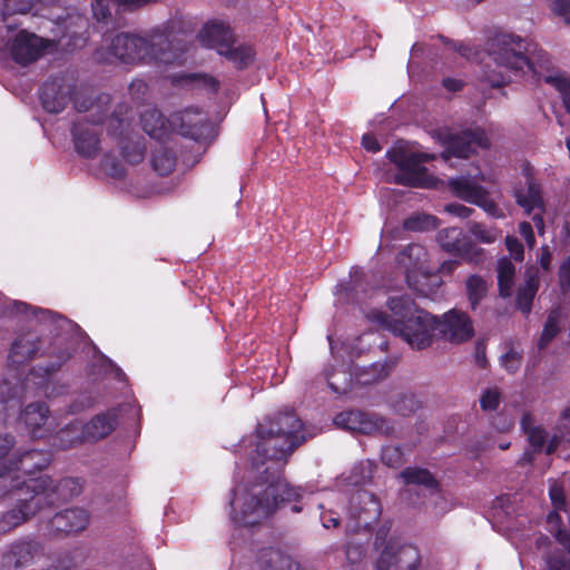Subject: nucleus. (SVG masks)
Returning <instances> with one entry per match:
<instances>
[{"instance_id": "obj_1", "label": "nucleus", "mask_w": 570, "mask_h": 570, "mask_svg": "<svg viewBox=\"0 0 570 570\" xmlns=\"http://www.w3.org/2000/svg\"><path fill=\"white\" fill-rule=\"evenodd\" d=\"M302 428V421L292 411L257 425L248 476L233 490L232 518L236 523L259 524L285 503L301 500L302 488L289 484L283 478V470L292 453L306 441Z\"/></svg>"}, {"instance_id": "obj_2", "label": "nucleus", "mask_w": 570, "mask_h": 570, "mask_svg": "<svg viewBox=\"0 0 570 570\" xmlns=\"http://www.w3.org/2000/svg\"><path fill=\"white\" fill-rule=\"evenodd\" d=\"M177 22L169 20L150 29L146 36L120 32L111 38L106 50L97 49L95 59L111 62L112 58L126 65L154 62L171 65L186 51V45L176 31Z\"/></svg>"}, {"instance_id": "obj_3", "label": "nucleus", "mask_w": 570, "mask_h": 570, "mask_svg": "<svg viewBox=\"0 0 570 570\" xmlns=\"http://www.w3.org/2000/svg\"><path fill=\"white\" fill-rule=\"evenodd\" d=\"M487 51L498 70L485 72V79L493 88H501L512 81L513 77L524 75V70L538 73L537 66L549 69V55L520 36L497 33L487 41Z\"/></svg>"}, {"instance_id": "obj_4", "label": "nucleus", "mask_w": 570, "mask_h": 570, "mask_svg": "<svg viewBox=\"0 0 570 570\" xmlns=\"http://www.w3.org/2000/svg\"><path fill=\"white\" fill-rule=\"evenodd\" d=\"M382 328L400 336L412 348L423 350L435 338L451 343L470 340L474 330L472 323H381Z\"/></svg>"}, {"instance_id": "obj_5", "label": "nucleus", "mask_w": 570, "mask_h": 570, "mask_svg": "<svg viewBox=\"0 0 570 570\" xmlns=\"http://www.w3.org/2000/svg\"><path fill=\"white\" fill-rule=\"evenodd\" d=\"M1 495H9L17 507L0 515V534H6L41 510V498L27 493V481L11 480Z\"/></svg>"}, {"instance_id": "obj_6", "label": "nucleus", "mask_w": 570, "mask_h": 570, "mask_svg": "<svg viewBox=\"0 0 570 570\" xmlns=\"http://www.w3.org/2000/svg\"><path fill=\"white\" fill-rule=\"evenodd\" d=\"M387 308L396 317L395 321H471L469 315L453 308L444 313L442 320L419 309L409 295L392 296L386 302ZM367 321H391L384 311L373 309L366 315Z\"/></svg>"}, {"instance_id": "obj_7", "label": "nucleus", "mask_w": 570, "mask_h": 570, "mask_svg": "<svg viewBox=\"0 0 570 570\" xmlns=\"http://www.w3.org/2000/svg\"><path fill=\"white\" fill-rule=\"evenodd\" d=\"M27 493H33L37 499L41 498V509L68 501L78 497L82 491L79 479L63 478L55 482L50 476L27 480Z\"/></svg>"}, {"instance_id": "obj_8", "label": "nucleus", "mask_w": 570, "mask_h": 570, "mask_svg": "<svg viewBox=\"0 0 570 570\" xmlns=\"http://www.w3.org/2000/svg\"><path fill=\"white\" fill-rule=\"evenodd\" d=\"M116 424L115 414L100 413L82 426L69 424L59 431L58 439L65 448H72L82 442H97L108 436L115 430Z\"/></svg>"}, {"instance_id": "obj_9", "label": "nucleus", "mask_w": 570, "mask_h": 570, "mask_svg": "<svg viewBox=\"0 0 570 570\" xmlns=\"http://www.w3.org/2000/svg\"><path fill=\"white\" fill-rule=\"evenodd\" d=\"M448 188L456 198L482 208L494 218L504 216L503 210L490 198L489 190L476 184L471 177L461 175L450 178L448 180Z\"/></svg>"}, {"instance_id": "obj_10", "label": "nucleus", "mask_w": 570, "mask_h": 570, "mask_svg": "<svg viewBox=\"0 0 570 570\" xmlns=\"http://www.w3.org/2000/svg\"><path fill=\"white\" fill-rule=\"evenodd\" d=\"M55 46V40L42 38L24 29L18 31L8 42L12 60L22 67L38 61L49 48Z\"/></svg>"}, {"instance_id": "obj_11", "label": "nucleus", "mask_w": 570, "mask_h": 570, "mask_svg": "<svg viewBox=\"0 0 570 570\" xmlns=\"http://www.w3.org/2000/svg\"><path fill=\"white\" fill-rule=\"evenodd\" d=\"M421 554L416 547L390 539L380 552L375 570H419Z\"/></svg>"}, {"instance_id": "obj_12", "label": "nucleus", "mask_w": 570, "mask_h": 570, "mask_svg": "<svg viewBox=\"0 0 570 570\" xmlns=\"http://www.w3.org/2000/svg\"><path fill=\"white\" fill-rule=\"evenodd\" d=\"M76 85L65 76H51L41 86L39 99L42 108L59 114L73 100Z\"/></svg>"}, {"instance_id": "obj_13", "label": "nucleus", "mask_w": 570, "mask_h": 570, "mask_svg": "<svg viewBox=\"0 0 570 570\" xmlns=\"http://www.w3.org/2000/svg\"><path fill=\"white\" fill-rule=\"evenodd\" d=\"M171 122L178 127L183 137L195 141H206L212 137L213 126L206 114L199 109L189 107L185 110L175 112L171 116Z\"/></svg>"}, {"instance_id": "obj_14", "label": "nucleus", "mask_w": 570, "mask_h": 570, "mask_svg": "<svg viewBox=\"0 0 570 570\" xmlns=\"http://www.w3.org/2000/svg\"><path fill=\"white\" fill-rule=\"evenodd\" d=\"M45 554L41 541L27 535L14 540L2 554V562L9 568H24Z\"/></svg>"}, {"instance_id": "obj_15", "label": "nucleus", "mask_w": 570, "mask_h": 570, "mask_svg": "<svg viewBox=\"0 0 570 570\" xmlns=\"http://www.w3.org/2000/svg\"><path fill=\"white\" fill-rule=\"evenodd\" d=\"M489 138L483 130H464L460 134L449 135L444 139L442 157L448 160L451 157L468 158L475 153L476 147L488 148Z\"/></svg>"}, {"instance_id": "obj_16", "label": "nucleus", "mask_w": 570, "mask_h": 570, "mask_svg": "<svg viewBox=\"0 0 570 570\" xmlns=\"http://www.w3.org/2000/svg\"><path fill=\"white\" fill-rule=\"evenodd\" d=\"M432 159L433 156L425 153L410 154L394 176V183L406 187H426L428 168L423 164Z\"/></svg>"}, {"instance_id": "obj_17", "label": "nucleus", "mask_w": 570, "mask_h": 570, "mask_svg": "<svg viewBox=\"0 0 570 570\" xmlns=\"http://www.w3.org/2000/svg\"><path fill=\"white\" fill-rule=\"evenodd\" d=\"M89 524V514L80 508L56 513L47 523L50 534H71L83 531Z\"/></svg>"}, {"instance_id": "obj_18", "label": "nucleus", "mask_w": 570, "mask_h": 570, "mask_svg": "<svg viewBox=\"0 0 570 570\" xmlns=\"http://www.w3.org/2000/svg\"><path fill=\"white\" fill-rule=\"evenodd\" d=\"M71 136L76 151L83 158L92 159L100 149V131L92 122L79 120L73 122Z\"/></svg>"}, {"instance_id": "obj_19", "label": "nucleus", "mask_w": 570, "mask_h": 570, "mask_svg": "<svg viewBox=\"0 0 570 570\" xmlns=\"http://www.w3.org/2000/svg\"><path fill=\"white\" fill-rule=\"evenodd\" d=\"M366 292L365 274L358 267H352L350 278L340 282L335 286L334 295L336 303L341 305H357L361 302V295Z\"/></svg>"}, {"instance_id": "obj_20", "label": "nucleus", "mask_w": 570, "mask_h": 570, "mask_svg": "<svg viewBox=\"0 0 570 570\" xmlns=\"http://www.w3.org/2000/svg\"><path fill=\"white\" fill-rule=\"evenodd\" d=\"M198 38L204 47L216 49L218 53L235 41L233 30L223 21L207 22L200 30Z\"/></svg>"}, {"instance_id": "obj_21", "label": "nucleus", "mask_w": 570, "mask_h": 570, "mask_svg": "<svg viewBox=\"0 0 570 570\" xmlns=\"http://www.w3.org/2000/svg\"><path fill=\"white\" fill-rule=\"evenodd\" d=\"M50 462V455L46 451L24 450L13 454L9 460V470L20 471L24 474H32L45 469Z\"/></svg>"}, {"instance_id": "obj_22", "label": "nucleus", "mask_w": 570, "mask_h": 570, "mask_svg": "<svg viewBox=\"0 0 570 570\" xmlns=\"http://www.w3.org/2000/svg\"><path fill=\"white\" fill-rule=\"evenodd\" d=\"M40 347L39 336L33 332H28L19 335L9 352V362L11 365H23L30 362L37 354Z\"/></svg>"}, {"instance_id": "obj_23", "label": "nucleus", "mask_w": 570, "mask_h": 570, "mask_svg": "<svg viewBox=\"0 0 570 570\" xmlns=\"http://www.w3.org/2000/svg\"><path fill=\"white\" fill-rule=\"evenodd\" d=\"M353 501L357 504L355 515L360 527L371 528L379 521L382 508L374 494L366 491L357 492Z\"/></svg>"}, {"instance_id": "obj_24", "label": "nucleus", "mask_w": 570, "mask_h": 570, "mask_svg": "<svg viewBox=\"0 0 570 570\" xmlns=\"http://www.w3.org/2000/svg\"><path fill=\"white\" fill-rule=\"evenodd\" d=\"M540 287V273L538 267L531 266L525 269L524 284L518 288L515 306L528 316L532 309L534 297Z\"/></svg>"}, {"instance_id": "obj_25", "label": "nucleus", "mask_w": 570, "mask_h": 570, "mask_svg": "<svg viewBox=\"0 0 570 570\" xmlns=\"http://www.w3.org/2000/svg\"><path fill=\"white\" fill-rule=\"evenodd\" d=\"M142 130L153 139L163 141L170 135L171 119L168 120L156 108L145 110L140 116Z\"/></svg>"}, {"instance_id": "obj_26", "label": "nucleus", "mask_w": 570, "mask_h": 570, "mask_svg": "<svg viewBox=\"0 0 570 570\" xmlns=\"http://www.w3.org/2000/svg\"><path fill=\"white\" fill-rule=\"evenodd\" d=\"M8 312L17 321H70L50 309L33 307L23 302H13L8 306Z\"/></svg>"}, {"instance_id": "obj_27", "label": "nucleus", "mask_w": 570, "mask_h": 570, "mask_svg": "<svg viewBox=\"0 0 570 570\" xmlns=\"http://www.w3.org/2000/svg\"><path fill=\"white\" fill-rule=\"evenodd\" d=\"M371 414L360 410L343 411L335 416L334 423L338 428L354 433L371 434L373 429L370 422Z\"/></svg>"}, {"instance_id": "obj_28", "label": "nucleus", "mask_w": 570, "mask_h": 570, "mask_svg": "<svg viewBox=\"0 0 570 570\" xmlns=\"http://www.w3.org/2000/svg\"><path fill=\"white\" fill-rule=\"evenodd\" d=\"M24 384L17 374H9L0 382V412L21 401Z\"/></svg>"}, {"instance_id": "obj_29", "label": "nucleus", "mask_w": 570, "mask_h": 570, "mask_svg": "<svg viewBox=\"0 0 570 570\" xmlns=\"http://www.w3.org/2000/svg\"><path fill=\"white\" fill-rule=\"evenodd\" d=\"M261 570H299V564L279 550L266 549L259 559Z\"/></svg>"}, {"instance_id": "obj_30", "label": "nucleus", "mask_w": 570, "mask_h": 570, "mask_svg": "<svg viewBox=\"0 0 570 570\" xmlns=\"http://www.w3.org/2000/svg\"><path fill=\"white\" fill-rule=\"evenodd\" d=\"M49 417V409L42 402H33L28 404L20 414L21 421L28 426V429L36 433L40 430Z\"/></svg>"}, {"instance_id": "obj_31", "label": "nucleus", "mask_w": 570, "mask_h": 570, "mask_svg": "<svg viewBox=\"0 0 570 570\" xmlns=\"http://www.w3.org/2000/svg\"><path fill=\"white\" fill-rule=\"evenodd\" d=\"M390 405L394 413L406 417L421 410L422 402L414 393L403 392L394 395Z\"/></svg>"}, {"instance_id": "obj_32", "label": "nucleus", "mask_w": 570, "mask_h": 570, "mask_svg": "<svg viewBox=\"0 0 570 570\" xmlns=\"http://www.w3.org/2000/svg\"><path fill=\"white\" fill-rule=\"evenodd\" d=\"M219 55L232 61L237 69L243 70L248 68L254 61L255 51L250 46L240 45L234 47L230 43Z\"/></svg>"}, {"instance_id": "obj_33", "label": "nucleus", "mask_w": 570, "mask_h": 570, "mask_svg": "<svg viewBox=\"0 0 570 570\" xmlns=\"http://www.w3.org/2000/svg\"><path fill=\"white\" fill-rule=\"evenodd\" d=\"M176 155L167 147L159 146L153 151L151 166L159 176H168L176 167Z\"/></svg>"}, {"instance_id": "obj_34", "label": "nucleus", "mask_w": 570, "mask_h": 570, "mask_svg": "<svg viewBox=\"0 0 570 570\" xmlns=\"http://www.w3.org/2000/svg\"><path fill=\"white\" fill-rule=\"evenodd\" d=\"M514 275L515 266L513 263L508 257L500 258L498 262V286L500 296H511Z\"/></svg>"}, {"instance_id": "obj_35", "label": "nucleus", "mask_w": 570, "mask_h": 570, "mask_svg": "<svg viewBox=\"0 0 570 570\" xmlns=\"http://www.w3.org/2000/svg\"><path fill=\"white\" fill-rule=\"evenodd\" d=\"M401 478L405 484L422 485L429 490H436L439 487L433 474L422 468H406L401 472Z\"/></svg>"}, {"instance_id": "obj_36", "label": "nucleus", "mask_w": 570, "mask_h": 570, "mask_svg": "<svg viewBox=\"0 0 570 570\" xmlns=\"http://www.w3.org/2000/svg\"><path fill=\"white\" fill-rule=\"evenodd\" d=\"M465 239L462 229L458 227L444 228L438 236L441 248L452 255H456Z\"/></svg>"}, {"instance_id": "obj_37", "label": "nucleus", "mask_w": 570, "mask_h": 570, "mask_svg": "<svg viewBox=\"0 0 570 570\" xmlns=\"http://www.w3.org/2000/svg\"><path fill=\"white\" fill-rule=\"evenodd\" d=\"M122 157L130 164L136 165L144 160L146 146L142 138H122L119 142Z\"/></svg>"}, {"instance_id": "obj_38", "label": "nucleus", "mask_w": 570, "mask_h": 570, "mask_svg": "<svg viewBox=\"0 0 570 570\" xmlns=\"http://www.w3.org/2000/svg\"><path fill=\"white\" fill-rule=\"evenodd\" d=\"M517 204L524 208L527 213H531L534 208L543 209V199L541 190L537 184L530 181L525 193L517 194Z\"/></svg>"}, {"instance_id": "obj_39", "label": "nucleus", "mask_w": 570, "mask_h": 570, "mask_svg": "<svg viewBox=\"0 0 570 570\" xmlns=\"http://www.w3.org/2000/svg\"><path fill=\"white\" fill-rule=\"evenodd\" d=\"M465 289L469 303L472 309H475L480 302L485 297L488 285L480 275H471L465 282Z\"/></svg>"}, {"instance_id": "obj_40", "label": "nucleus", "mask_w": 570, "mask_h": 570, "mask_svg": "<svg viewBox=\"0 0 570 570\" xmlns=\"http://www.w3.org/2000/svg\"><path fill=\"white\" fill-rule=\"evenodd\" d=\"M435 216L415 214L404 219L403 228L411 232H423L435 228Z\"/></svg>"}, {"instance_id": "obj_41", "label": "nucleus", "mask_w": 570, "mask_h": 570, "mask_svg": "<svg viewBox=\"0 0 570 570\" xmlns=\"http://www.w3.org/2000/svg\"><path fill=\"white\" fill-rule=\"evenodd\" d=\"M101 170L114 179H122L126 176V168L118 157L106 153L100 161Z\"/></svg>"}, {"instance_id": "obj_42", "label": "nucleus", "mask_w": 570, "mask_h": 570, "mask_svg": "<svg viewBox=\"0 0 570 570\" xmlns=\"http://www.w3.org/2000/svg\"><path fill=\"white\" fill-rule=\"evenodd\" d=\"M325 380L327 381L328 387L337 394H345L351 387V379L344 371L330 373L328 370L324 372Z\"/></svg>"}, {"instance_id": "obj_43", "label": "nucleus", "mask_w": 570, "mask_h": 570, "mask_svg": "<svg viewBox=\"0 0 570 570\" xmlns=\"http://www.w3.org/2000/svg\"><path fill=\"white\" fill-rule=\"evenodd\" d=\"M183 79L186 83L196 85L214 95L217 94L220 88V83L217 78L204 73H188L183 76Z\"/></svg>"}, {"instance_id": "obj_44", "label": "nucleus", "mask_w": 570, "mask_h": 570, "mask_svg": "<svg viewBox=\"0 0 570 570\" xmlns=\"http://www.w3.org/2000/svg\"><path fill=\"white\" fill-rule=\"evenodd\" d=\"M370 422L373 425L371 434L377 433L385 436H397V426L395 421L372 413Z\"/></svg>"}, {"instance_id": "obj_45", "label": "nucleus", "mask_w": 570, "mask_h": 570, "mask_svg": "<svg viewBox=\"0 0 570 570\" xmlns=\"http://www.w3.org/2000/svg\"><path fill=\"white\" fill-rule=\"evenodd\" d=\"M463 261L469 264H480L484 261V249L478 247L474 243L465 239L460 250L456 253Z\"/></svg>"}, {"instance_id": "obj_46", "label": "nucleus", "mask_w": 570, "mask_h": 570, "mask_svg": "<svg viewBox=\"0 0 570 570\" xmlns=\"http://www.w3.org/2000/svg\"><path fill=\"white\" fill-rule=\"evenodd\" d=\"M522 428L528 435V440L530 444L533 446L534 451L540 452L542 451L546 440H547V433L546 431L540 426H530L527 423V417L522 420Z\"/></svg>"}, {"instance_id": "obj_47", "label": "nucleus", "mask_w": 570, "mask_h": 570, "mask_svg": "<svg viewBox=\"0 0 570 570\" xmlns=\"http://www.w3.org/2000/svg\"><path fill=\"white\" fill-rule=\"evenodd\" d=\"M404 454L399 445L383 446L381 453L382 462L390 468H399L404 463Z\"/></svg>"}, {"instance_id": "obj_48", "label": "nucleus", "mask_w": 570, "mask_h": 570, "mask_svg": "<svg viewBox=\"0 0 570 570\" xmlns=\"http://www.w3.org/2000/svg\"><path fill=\"white\" fill-rule=\"evenodd\" d=\"M548 570H570V551L554 550L546 558Z\"/></svg>"}, {"instance_id": "obj_49", "label": "nucleus", "mask_w": 570, "mask_h": 570, "mask_svg": "<svg viewBox=\"0 0 570 570\" xmlns=\"http://www.w3.org/2000/svg\"><path fill=\"white\" fill-rule=\"evenodd\" d=\"M544 80L560 92L564 108L570 114V81L560 76H548Z\"/></svg>"}, {"instance_id": "obj_50", "label": "nucleus", "mask_w": 570, "mask_h": 570, "mask_svg": "<svg viewBox=\"0 0 570 570\" xmlns=\"http://www.w3.org/2000/svg\"><path fill=\"white\" fill-rule=\"evenodd\" d=\"M469 232L481 243L492 244L497 240V233L487 228L482 223L470 222Z\"/></svg>"}, {"instance_id": "obj_51", "label": "nucleus", "mask_w": 570, "mask_h": 570, "mask_svg": "<svg viewBox=\"0 0 570 570\" xmlns=\"http://www.w3.org/2000/svg\"><path fill=\"white\" fill-rule=\"evenodd\" d=\"M501 402V392L498 387H490L482 392L480 406L483 411H495Z\"/></svg>"}, {"instance_id": "obj_52", "label": "nucleus", "mask_w": 570, "mask_h": 570, "mask_svg": "<svg viewBox=\"0 0 570 570\" xmlns=\"http://www.w3.org/2000/svg\"><path fill=\"white\" fill-rule=\"evenodd\" d=\"M523 353L515 351L513 347H510L509 351L501 356V365L505 371L513 374L515 373L522 363Z\"/></svg>"}, {"instance_id": "obj_53", "label": "nucleus", "mask_w": 570, "mask_h": 570, "mask_svg": "<svg viewBox=\"0 0 570 570\" xmlns=\"http://www.w3.org/2000/svg\"><path fill=\"white\" fill-rule=\"evenodd\" d=\"M91 8L98 22H107L111 18L109 0H92Z\"/></svg>"}, {"instance_id": "obj_54", "label": "nucleus", "mask_w": 570, "mask_h": 570, "mask_svg": "<svg viewBox=\"0 0 570 570\" xmlns=\"http://www.w3.org/2000/svg\"><path fill=\"white\" fill-rule=\"evenodd\" d=\"M558 279L561 292L568 293L570 291V255L560 265Z\"/></svg>"}, {"instance_id": "obj_55", "label": "nucleus", "mask_w": 570, "mask_h": 570, "mask_svg": "<svg viewBox=\"0 0 570 570\" xmlns=\"http://www.w3.org/2000/svg\"><path fill=\"white\" fill-rule=\"evenodd\" d=\"M422 255H424V248L421 245L410 244L400 252L397 261L400 263H404L405 257H409L410 259L415 258L413 267H416L417 262L420 261Z\"/></svg>"}, {"instance_id": "obj_56", "label": "nucleus", "mask_w": 570, "mask_h": 570, "mask_svg": "<svg viewBox=\"0 0 570 570\" xmlns=\"http://www.w3.org/2000/svg\"><path fill=\"white\" fill-rule=\"evenodd\" d=\"M115 4L122 11H136L146 6L154 4L160 0H112Z\"/></svg>"}, {"instance_id": "obj_57", "label": "nucleus", "mask_w": 570, "mask_h": 570, "mask_svg": "<svg viewBox=\"0 0 570 570\" xmlns=\"http://www.w3.org/2000/svg\"><path fill=\"white\" fill-rule=\"evenodd\" d=\"M560 332L558 323H546L543 332L538 341V346L540 350H543L548 346V344L557 336Z\"/></svg>"}, {"instance_id": "obj_58", "label": "nucleus", "mask_w": 570, "mask_h": 570, "mask_svg": "<svg viewBox=\"0 0 570 570\" xmlns=\"http://www.w3.org/2000/svg\"><path fill=\"white\" fill-rule=\"evenodd\" d=\"M551 10L570 23V0H550Z\"/></svg>"}, {"instance_id": "obj_59", "label": "nucleus", "mask_w": 570, "mask_h": 570, "mask_svg": "<svg viewBox=\"0 0 570 570\" xmlns=\"http://www.w3.org/2000/svg\"><path fill=\"white\" fill-rule=\"evenodd\" d=\"M505 246L515 261H522L524 256V248L522 243L514 236L505 237Z\"/></svg>"}, {"instance_id": "obj_60", "label": "nucleus", "mask_w": 570, "mask_h": 570, "mask_svg": "<svg viewBox=\"0 0 570 570\" xmlns=\"http://www.w3.org/2000/svg\"><path fill=\"white\" fill-rule=\"evenodd\" d=\"M444 210L460 218H469L474 213L472 207H468L459 203L446 204Z\"/></svg>"}, {"instance_id": "obj_61", "label": "nucleus", "mask_w": 570, "mask_h": 570, "mask_svg": "<svg viewBox=\"0 0 570 570\" xmlns=\"http://www.w3.org/2000/svg\"><path fill=\"white\" fill-rule=\"evenodd\" d=\"M70 357V353H66V352H61L58 356H57V360L56 361H52L50 362L48 365L46 366H39L37 368V371H43V374L45 375H50L52 373H55L56 371H58L61 365Z\"/></svg>"}, {"instance_id": "obj_62", "label": "nucleus", "mask_w": 570, "mask_h": 570, "mask_svg": "<svg viewBox=\"0 0 570 570\" xmlns=\"http://www.w3.org/2000/svg\"><path fill=\"white\" fill-rule=\"evenodd\" d=\"M519 234L524 238L529 247L534 246L535 236L533 233L532 225L529 222H522L519 224Z\"/></svg>"}, {"instance_id": "obj_63", "label": "nucleus", "mask_w": 570, "mask_h": 570, "mask_svg": "<svg viewBox=\"0 0 570 570\" xmlns=\"http://www.w3.org/2000/svg\"><path fill=\"white\" fill-rule=\"evenodd\" d=\"M101 366L106 372L114 374V376L118 380H121L125 374L120 367H118L110 358L105 355L100 356Z\"/></svg>"}, {"instance_id": "obj_64", "label": "nucleus", "mask_w": 570, "mask_h": 570, "mask_svg": "<svg viewBox=\"0 0 570 570\" xmlns=\"http://www.w3.org/2000/svg\"><path fill=\"white\" fill-rule=\"evenodd\" d=\"M410 154L403 149H391L386 153L389 160L394 164L399 169Z\"/></svg>"}]
</instances>
